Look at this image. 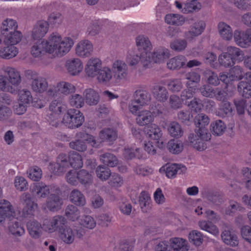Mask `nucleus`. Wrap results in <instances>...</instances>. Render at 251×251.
Here are the masks:
<instances>
[{"label": "nucleus", "mask_w": 251, "mask_h": 251, "mask_svg": "<svg viewBox=\"0 0 251 251\" xmlns=\"http://www.w3.org/2000/svg\"><path fill=\"white\" fill-rule=\"evenodd\" d=\"M151 201L149 194L145 191H142L140 195L139 201L143 212H147L151 209Z\"/></svg>", "instance_id": "nucleus-37"}, {"label": "nucleus", "mask_w": 251, "mask_h": 251, "mask_svg": "<svg viewBox=\"0 0 251 251\" xmlns=\"http://www.w3.org/2000/svg\"><path fill=\"white\" fill-rule=\"evenodd\" d=\"M167 86L169 90L172 93L178 92L183 88L181 80L179 78H173L169 80Z\"/></svg>", "instance_id": "nucleus-54"}, {"label": "nucleus", "mask_w": 251, "mask_h": 251, "mask_svg": "<svg viewBox=\"0 0 251 251\" xmlns=\"http://www.w3.org/2000/svg\"><path fill=\"white\" fill-rule=\"evenodd\" d=\"M75 88L72 84L62 81L56 86L50 87L47 91V95L51 97H61L74 93Z\"/></svg>", "instance_id": "nucleus-3"}, {"label": "nucleus", "mask_w": 251, "mask_h": 251, "mask_svg": "<svg viewBox=\"0 0 251 251\" xmlns=\"http://www.w3.org/2000/svg\"><path fill=\"white\" fill-rule=\"evenodd\" d=\"M101 61L98 58L92 57L87 61L85 72L86 75L91 77H94L98 74L101 67Z\"/></svg>", "instance_id": "nucleus-11"}, {"label": "nucleus", "mask_w": 251, "mask_h": 251, "mask_svg": "<svg viewBox=\"0 0 251 251\" xmlns=\"http://www.w3.org/2000/svg\"><path fill=\"white\" fill-rule=\"evenodd\" d=\"M100 160L105 165L113 167L118 164V159L116 156L111 153H105L100 155Z\"/></svg>", "instance_id": "nucleus-42"}, {"label": "nucleus", "mask_w": 251, "mask_h": 251, "mask_svg": "<svg viewBox=\"0 0 251 251\" xmlns=\"http://www.w3.org/2000/svg\"><path fill=\"white\" fill-rule=\"evenodd\" d=\"M201 8V4L197 0H192L191 2H187L184 5L182 12L184 13H189L196 12Z\"/></svg>", "instance_id": "nucleus-55"}, {"label": "nucleus", "mask_w": 251, "mask_h": 251, "mask_svg": "<svg viewBox=\"0 0 251 251\" xmlns=\"http://www.w3.org/2000/svg\"><path fill=\"white\" fill-rule=\"evenodd\" d=\"M226 53L231 56L234 61L241 62L244 60V53L239 48L234 46H228L226 48Z\"/></svg>", "instance_id": "nucleus-32"}, {"label": "nucleus", "mask_w": 251, "mask_h": 251, "mask_svg": "<svg viewBox=\"0 0 251 251\" xmlns=\"http://www.w3.org/2000/svg\"><path fill=\"white\" fill-rule=\"evenodd\" d=\"M18 27L17 22L11 19H6L2 22L1 26V34L16 30Z\"/></svg>", "instance_id": "nucleus-47"}, {"label": "nucleus", "mask_w": 251, "mask_h": 251, "mask_svg": "<svg viewBox=\"0 0 251 251\" xmlns=\"http://www.w3.org/2000/svg\"><path fill=\"white\" fill-rule=\"evenodd\" d=\"M186 59L182 55L177 56L170 59L167 63V67L171 70L178 69L186 63Z\"/></svg>", "instance_id": "nucleus-35"}, {"label": "nucleus", "mask_w": 251, "mask_h": 251, "mask_svg": "<svg viewBox=\"0 0 251 251\" xmlns=\"http://www.w3.org/2000/svg\"><path fill=\"white\" fill-rule=\"evenodd\" d=\"M55 231L61 230L66 226L67 220L63 216L56 215L53 217Z\"/></svg>", "instance_id": "nucleus-62"}, {"label": "nucleus", "mask_w": 251, "mask_h": 251, "mask_svg": "<svg viewBox=\"0 0 251 251\" xmlns=\"http://www.w3.org/2000/svg\"><path fill=\"white\" fill-rule=\"evenodd\" d=\"M68 72L72 75H78L82 70L83 64L78 58L68 60L65 64Z\"/></svg>", "instance_id": "nucleus-15"}, {"label": "nucleus", "mask_w": 251, "mask_h": 251, "mask_svg": "<svg viewBox=\"0 0 251 251\" xmlns=\"http://www.w3.org/2000/svg\"><path fill=\"white\" fill-rule=\"evenodd\" d=\"M187 171L186 167L181 164H167L160 169V172H165L166 176L168 178H172L178 174H185Z\"/></svg>", "instance_id": "nucleus-9"}, {"label": "nucleus", "mask_w": 251, "mask_h": 251, "mask_svg": "<svg viewBox=\"0 0 251 251\" xmlns=\"http://www.w3.org/2000/svg\"><path fill=\"white\" fill-rule=\"evenodd\" d=\"M152 113L149 110H142L139 112L136 118L137 123L141 126L148 125L153 121Z\"/></svg>", "instance_id": "nucleus-30"}, {"label": "nucleus", "mask_w": 251, "mask_h": 251, "mask_svg": "<svg viewBox=\"0 0 251 251\" xmlns=\"http://www.w3.org/2000/svg\"><path fill=\"white\" fill-rule=\"evenodd\" d=\"M57 98L56 99L51 101L49 106V109L58 116V115L62 112V110L64 108L65 105L63 103L62 98L61 97Z\"/></svg>", "instance_id": "nucleus-50"}, {"label": "nucleus", "mask_w": 251, "mask_h": 251, "mask_svg": "<svg viewBox=\"0 0 251 251\" xmlns=\"http://www.w3.org/2000/svg\"><path fill=\"white\" fill-rule=\"evenodd\" d=\"M84 121V116L79 110L71 108L64 115L62 122L68 127L75 128L80 126Z\"/></svg>", "instance_id": "nucleus-2"}, {"label": "nucleus", "mask_w": 251, "mask_h": 251, "mask_svg": "<svg viewBox=\"0 0 251 251\" xmlns=\"http://www.w3.org/2000/svg\"><path fill=\"white\" fill-rule=\"evenodd\" d=\"M4 72L8 75L9 83L14 86H18L20 84L21 82V75L16 69L8 67L5 68Z\"/></svg>", "instance_id": "nucleus-27"}, {"label": "nucleus", "mask_w": 251, "mask_h": 251, "mask_svg": "<svg viewBox=\"0 0 251 251\" xmlns=\"http://www.w3.org/2000/svg\"><path fill=\"white\" fill-rule=\"evenodd\" d=\"M226 129V126L224 122L218 120L212 122L210 124V130L215 135H222Z\"/></svg>", "instance_id": "nucleus-39"}, {"label": "nucleus", "mask_w": 251, "mask_h": 251, "mask_svg": "<svg viewBox=\"0 0 251 251\" xmlns=\"http://www.w3.org/2000/svg\"><path fill=\"white\" fill-rule=\"evenodd\" d=\"M83 96L86 103L90 106L97 105L100 100L98 93L91 88L85 89L83 92Z\"/></svg>", "instance_id": "nucleus-21"}, {"label": "nucleus", "mask_w": 251, "mask_h": 251, "mask_svg": "<svg viewBox=\"0 0 251 251\" xmlns=\"http://www.w3.org/2000/svg\"><path fill=\"white\" fill-rule=\"evenodd\" d=\"M16 213L11 203L5 200L0 201V223H2L6 218H13Z\"/></svg>", "instance_id": "nucleus-8"}, {"label": "nucleus", "mask_w": 251, "mask_h": 251, "mask_svg": "<svg viewBox=\"0 0 251 251\" xmlns=\"http://www.w3.org/2000/svg\"><path fill=\"white\" fill-rule=\"evenodd\" d=\"M205 198L216 205H220L224 201L223 195L217 192H208L206 194Z\"/></svg>", "instance_id": "nucleus-48"}, {"label": "nucleus", "mask_w": 251, "mask_h": 251, "mask_svg": "<svg viewBox=\"0 0 251 251\" xmlns=\"http://www.w3.org/2000/svg\"><path fill=\"white\" fill-rule=\"evenodd\" d=\"M2 35L4 37V42L6 44L12 45L19 43L23 37L22 33L16 30L3 34Z\"/></svg>", "instance_id": "nucleus-26"}, {"label": "nucleus", "mask_w": 251, "mask_h": 251, "mask_svg": "<svg viewBox=\"0 0 251 251\" xmlns=\"http://www.w3.org/2000/svg\"><path fill=\"white\" fill-rule=\"evenodd\" d=\"M151 92L154 98L158 101L164 102L168 100V90L160 83H155L151 88Z\"/></svg>", "instance_id": "nucleus-10"}, {"label": "nucleus", "mask_w": 251, "mask_h": 251, "mask_svg": "<svg viewBox=\"0 0 251 251\" xmlns=\"http://www.w3.org/2000/svg\"><path fill=\"white\" fill-rule=\"evenodd\" d=\"M151 55L154 62L161 63L169 58L170 53L168 49L160 48L155 50L152 53H151Z\"/></svg>", "instance_id": "nucleus-28"}, {"label": "nucleus", "mask_w": 251, "mask_h": 251, "mask_svg": "<svg viewBox=\"0 0 251 251\" xmlns=\"http://www.w3.org/2000/svg\"><path fill=\"white\" fill-rule=\"evenodd\" d=\"M167 148L170 152L178 154L183 150V144L180 140L171 139L168 142Z\"/></svg>", "instance_id": "nucleus-41"}, {"label": "nucleus", "mask_w": 251, "mask_h": 251, "mask_svg": "<svg viewBox=\"0 0 251 251\" xmlns=\"http://www.w3.org/2000/svg\"><path fill=\"white\" fill-rule=\"evenodd\" d=\"M189 239L190 242L196 246L201 245L203 241L201 233L197 230H193L189 233Z\"/></svg>", "instance_id": "nucleus-63"}, {"label": "nucleus", "mask_w": 251, "mask_h": 251, "mask_svg": "<svg viewBox=\"0 0 251 251\" xmlns=\"http://www.w3.org/2000/svg\"><path fill=\"white\" fill-rule=\"evenodd\" d=\"M10 233L15 236H21L25 233V229L18 222L12 223L9 226Z\"/></svg>", "instance_id": "nucleus-60"}, {"label": "nucleus", "mask_w": 251, "mask_h": 251, "mask_svg": "<svg viewBox=\"0 0 251 251\" xmlns=\"http://www.w3.org/2000/svg\"><path fill=\"white\" fill-rule=\"evenodd\" d=\"M18 53L17 48L12 45L10 44L6 47L1 49L0 50V56L5 59H10L15 57Z\"/></svg>", "instance_id": "nucleus-46"}, {"label": "nucleus", "mask_w": 251, "mask_h": 251, "mask_svg": "<svg viewBox=\"0 0 251 251\" xmlns=\"http://www.w3.org/2000/svg\"><path fill=\"white\" fill-rule=\"evenodd\" d=\"M97 75L98 81L104 84H107L112 77L111 70L106 67L100 69Z\"/></svg>", "instance_id": "nucleus-33"}, {"label": "nucleus", "mask_w": 251, "mask_h": 251, "mask_svg": "<svg viewBox=\"0 0 251 251\" xmlns=\"http://www.w3.org/2000/svg\"><path fill=\"white\" fill-rule=\"evenodd\" d=\"M145 132L149 137L153 140L159 139L162 134L160 128L155 124L147 126L145 128Z\"/></svg>", "instance_id": "nucleus-40"}, {"label": "nucleus", "mask_w": 251, "mask_h": 251, "mask_svg": "<svg viewBox=\"0 0 251 251\" xmlns=\"http://www.w3.org/2000/svg\"><path fill=\"white\" fill-rule=\"evenodd\" d=\"M100 142H106L110 144L115 141L117 137L116 131L112 128H105L102 129L99 134Z\"/></svg>", "instance_id": "nucleus-20"}, {"label": "nucleus", "mask_w": 251, "mask_h": 251, "mask_svg": "<svg viewBox=\"0 0 251 251\" xmlns=\"http://www.w3.org/2000/svg\"><path fill=\"white\" fill-rule=\"evenodd\" d=\"M199 226L202 230H205L214 235H216L219 233V230L216 226L209 221H200L199 222Z\"/></svg>", "instance_id": "nucleus-52"}, {"label": "nucleus", "mask_w": 251, "mask_h": 251, "mask_svg": "<svg viewBox=\"0 0 251 251\" xmlns=\"http://www.w3.org/2000/svg\"><path fill=\"white\" fill-rule=\"evenodd\" d=\"M69 165L75 169H79L83 166L81 156L78 153L73 151L68 156Z\"/></svg>", "instance_id": "nucleus-45"}, {"label": "nucleus", "mask_w": 251, "mask_h": 251, "mask_svg": "<svg viewBox=\"0 0 251 251\" xmlns=\"http://www.w3.org/2000/svg\"><path fill=\"white\" fill-rule=\"evenodd\" d=\"M65 215L68 219L75 221L79 216V211L75 206L69 205L66 208Z\"/></svg>", "instance_id": "nucleus-56"}, {"label": "nucleus", "mask_w": 251, "mask_h": 251, "mask_svg": "<svg viewBox=\"0 0 251 251\" xmlns=\"http://www.w3.org/2000/svg\"><path fill=\"white\" fill-rule=\"evenodd\" d=\"M49 47V37L46 41H39L35 43L31 48V53L34 57H39L44 52H48Z\"/></svg>", "instance_id": "nucleus-17"}, {"label": "nucleus", "mask_w": 251, "mask_h": 251, "mask_svg": "<svg viewBox=\"0 0 251 251\" xmlns=\"http://www.w3.org/2000/svg\"><path fill=\"white\" fill-rule=\"evenodd\" d=\"M218 61L220 65L225 68L231 67L235 63L231 56H229L226 52H223L219 55Z\"/></svg>", "instance_id": "nucleus-53"}, {"label": "nucleus", "mask_w": 251, "mask_h": 251, "mask_svg": "<svg viewBox=\"0 0 251 251\" xmlns=\"http://www.w3.org/2000/svg\"><path fill=\"white\" fill-rule=\"evenodd\" d=\"M20 201L24 205V216L29 217L32 216L38 205L32 201L31 194L28 192L23 193L20 197Z\"/></svg>", "instance_id": "nucleus-4"}, {"label": "nucleus", "mask_w": 251, "mask_h": 251, "mask_svg": "<svg viewBox=\"0 0 251 251\" xmlns=\"http://www.w3.org/2000/svg\"><path fill=\"white\" fill-rule=\"evenodd\" d=\"M136 46L139 50L144 51L150 50L151 48V44L149 38L144 35H139L136 38Z\"/></svg>", "instance_id": "nucleus-38"}, {"label": "nucleus", "mask_w": 251, "mask_h": 251, "mask_svg": "<svg viewBox=\"0 0 251 251\" xmlns=\"http://www.w3.org/2000/svg\"><path fill=\"white\" fill-rule=\"evenodd\" d=\"M194 122L196 127L206 126L209 123V119L206 115L201 113L195 117Z\"/></svg>", "instance_id": "nucleus-64"}, {"label": "nucleus", "mask_w": 251, "mask_h": 251, "mask_svg": "<svg viewBox=\"0 0 251 251\" xmlns=\"http://www.w3.org/2000/svg\"><path fill=\"white\" fill-rule=\"evenodd\" d=\"M69 166L67 155L61 153L57 156L55 163L50 164V169L54 174L60 175L67 170Z\"/></svg>", "instance_id": "nucleus-5"}, {"label": "nucleus", "mask_w": 251, "mask_h": 251, "mask_svg": "<svg viewBox=\"0 0 251 251\" xmlns=\"http://www.w3.org/2000/svg\"><path fill=\"white\" fill-rule=\"evenodd\" d=\"M165 21L168 24L179 26L184 23V19L179 14H168L166 15Z\"/></svg>", "instance_id": "nucleus-44"}, {"label": "nucleus", "mask_w": 251, "mask_h": 251, "mask_svg": "<svg viewBox=\"0 0 251 251\" xmlns=\"http://www.w3.org/2000/svg\"><path fill=\"white\" fill-rule=\"evenodd\" d=\"M14 186L16 189L20 191H25L28 189V183L26 180L21 176L15 177Z\"/></svg>", "instance_id": "nucleus-58"}, {"label": "nucleus", "mask_w": 251, "mask_h": 251, "mask_svg": "<svg viewBox=\"0 0 251 251\" xmlns=\"http://www.w3.org/2000/svg\"><path fill=\"white\" fill-rule=\"evenodd\" d=\"M188 141L191 146L198 151H203L206 148L205 143L202 141L197 134H190L188 138Z\"/></svg>", "instance_id": "nucleus-29"}, {"label": "nucleus", "mask_w": 251, "mask_h": 251, "mask_svg": "<svg viewBox=\"0 0 251 251\" xmlns=\"http://www.w3.org/2000/svg\"><path fill=\"white\" fill-rule=\"evenodd\" d=\"M205 27V24L203 21H199L193 24L190 29L185 32V37L188 40H191L194 38L201 35Z\"/></svg>", "instance_id": "nucleus-12"}, {"label": "nucleus", "mask_w": 251, "mask_h": 251, "mask_svg": "<svg viewBox=\"0 0 251 251\" xmlns=\"http://www.w3.org/2000/svg\"><path fill=\"white\" fill-rule=\"evenodd\" d=\"M168 131L172 137L177 138L181 137L183 134L181 126L176 122H171L169 125Z\"/></svg>", "instance_id": "nucleus-43"}, {"label": "nucleus", "mask_w": 251, "mask_h": 251, "mask_svg": "<svg viewBox=\"0 0 251 251\" xmlns=\"http://www.w3.org/2000/svg\"><path fill=\"white\" fill-rule=\"evenodd\" d=\"M223 241L226 245L231 247H236L238 245L237 235L229 230L225 229L221 233Z\"/></svg>", "instance_id": "nucleus-25"}, {"label": "nucleus", "mask_w": 251, "mask_h": 251, "mask_svg": "<svg viewBox=\"0 0 251 251\" xmlns=\"http://www.w3.org/2000/svg\"><path fill=\"white\" fill-rule=\"evenodd\" d=\"M238 91L243 97L251 98V85L244 81H240L237 86Z\"/></svg>", "instance_id": "nucleus-49"}, {"label": "nucleus", "mask_w": 251, "mask_h": 251, "mask_svg": "<svg viewBox=\"0 0 251 251\" xmlns=\"http://www.w3.org/2000/svg\"><path fill=\"white\" fill-rule=\"evenodd\" d=\"M95 172L97 176L102 181L107 180L111 176L110 169L103 165L98 166Z\"/></svg>", "instance_id": "nucleus-51"}, {"label": "nucleus", "mask_w": 251, "mask_h": 251, "mask_svg": "<svg viewBox=\"0 0 251 251\" xmlns=\"http://www.w3.org/2000/svg\"><path fill=\"white\" fill-rule=\"evenodd\" d=\"M73 45L74 41L71 38L62 39L59 34L52 33L49 36L48 52L62 56L70 51Z\"/></svg>", "instance_id": "nucleus-1"}, {"label": "nucleus", "mask_w": 251, "mask_h": 251, "mask_svg": "<svg viewBox=\"0 0 251 251\" xmlns=\"http://www.w3.org/2000/svg\"><path fill=\"white\" fill-rule=\"evenodd\" d=\"M134 98L140 105H148L151 100V97L149 92L146 89H138L134 92Z\"/></svg>", "instance_id": "nucleus-19"}, {"label": "nucleus", "mask_w": 251, "mask_h": 251, "mask_svg": "<svg viewBox=\"0 0 251 251\" xmlns=\"http://www.w3.org/2000/svg\"><path fill=\"white\" fill-rule=\"evenodd\" d=\"M114 78L119 82L126 79L128 74V67L126 63L122 60H117L112 66Z\"/></svg>", "instance_id": "nucleus-7"}, {"label": "nucleus", "mask_w": 251, "mask_h": 251, "mask_svg": "<svg viewBox=\"0 0 251 251\" xmlns=\"http://www.w3.org/2000/svg\"><path fill=\"white\" fill-rule=\"evenodd\" d=\"M232 80H241L244 77L245 73L239 66H235L229 71Z\"/></svg>", "instance_id": "nucleus-61"}, {"label": "nucleus", "mask_w": 251, "mask_h": 251, "mask_svg": "<svg viewBox=\"0 0 251 251\" xmlns=\"http://www.w3.org/2000/svg\"><path fill=\"white\" fill-rule=\"evenodd\" d=\"M49 24L45 21H40L34 25L32 30V37L34 39H38L44 37L47 33Z\"/></svg>", "instance_id": "nucleus-16"}, {"label": "nucleus", "mask_w": 251, "mask_h": 251, "mask_svg": "<svg viewBox=\"0 0 251 251\" xmlns=\"http://www.w3.org/2000/svg\"><path fill=\"white\" fill-rule=\"evenodd\" d=\"M70 201L77 206H83L86 203L83 194L77 189L73 190L70 193Z\"/></svg>", "instance_id": "nucleus-36"}, {"label": "nucleus", "mask_w": 251, "mask_h": 251, "mask_svg": "<svg viewBox=\"0 0 251 251\" xmlns=\"http://www.w3.org/2000/svg\"><path fill=\"white\" fill-rule=\"evenodd\" d=\"M31 85L33 91L41 93L47 90L48 83L44 78L38 77L35 79L32 80Z\"/></svg>", "instance_id": "nucleus-31"}, {"label": "nucleus", "mask_w": 251, "mask_h": 251, "mask_svg": "<svg viewBox=\"0 0 251 251\" xmlns=\"http://www.w3.org/2000/svg\"><path fill=\"white\" fill-rule=\"evenodd\" d=\"M83 233L82 230L73 229L67 225L59 232L60 239L67 244L73 243L75 237L81 238L83 236Z\"/></svg>", "instance_id": "nucleus-6"}, {"label": "nucleus", "mask_w": 251, "mask_h": 251, "mask_svg": "<svg viewBox=\"0 0 251 251\" xmlns=\"http://www.w3.org/2000/svg\"><path fill=\"white\" fill-rule=\"evenodd\" d=\"M93 51V46L91 42L88 40H84L80 42L77 45L75 49L76 54L82 57L89 56Z\"/></svg>", "instance_id": "nucleus-13"}, {"label": "nucleus", "mask_w": 251, "mask_h": 251, "mask_svg": "<svg viewBox=\"0 0 251 251\" xmlns=\"http://www.w3.org/2000/svg\"><path fill=\"white\" fill-rule=\"evenodd\" d=\"M62 203V200L58 196L51 194L47 201V205L50 210L54 211L60 208Z\"/></svg>", "instance_id": "nucleus-34"}, {"label": "nucleus", "mask_w": 251, "mask_h": 251, "mask_svg": "<svg viewBox=\"0 0 251 251\" xmlns=\"http://www.w3.org/2000/svg\"><path fill=\"white\" fill-rule=\"evenodd\" d=\"M31 193L34 194L37 198L45 199L50 193V187L45 183L41 182L35 184L32 188H30Z\"/></svg>", "instance_id": "nucleus-14"}, {"label": "nucleus", "mask_w": 251, "mask_h": 251, "mask_svg": "<svg viewBox=\"0 0 251 251\" xmlns=\"http://www.w3.org/2000/svg\"><path fill=\"white\" fill-rule=\"evenodd\" d=\"M26 226L29 234L32 238L38 239L41 236L43 226L37 221H29Z\"/></svg>", "instance_id": "nucleus-23"}, {"label": "nucleus", "mask_w": 251, "mask_h": 251, "mask_svg": "<svg viewBox=\"0 0 251 251\" xmlns=\"http://www.w3.org/2000/svg\"><path fill=\"white\" fill-rule=\"evenodd\" d=\"M170 246L174 251H188L189 247L187 241L180 238H174L170 240Z\"/></svg>", "instance_id": "nucleus-22"}, {"label": "nucleus", "mask_w": 251, "mask_h": 251, "mask_svg": "<svg viewBox=\"0 0 251 251\" xmlns=\"http://www.w3.org/2000/svg\"><path fill=\"white\" fill-rule=\"evenodd\" d=\"M28 177L33 181H39L42 175L41 169L38 166L30 167L27 171Z\"/></svg>", "instance_id": "nucleus-57"}, {"label": "nucleus", "mask_w": 251, "mask_h": 251, "mask_svg": "<svg viewBox=\"0 0 251 251\" xmlns=\"http://www.w3.org/2000/svg\"><path fill=\"white\" fill-rule=\"evenodd\" d=\"M249 31L241 32L236 30L233 34L234 41L242 48H246L250 45Z\"/></svg>", "instance_id": "nucleus-18"}, {"label": "nucleus", "mask_w": 251, "mask_h": 251, "mask_svg": "<svg viewBox=\"0 0 251 251\" xmlns=\"http://www.w3.org/2000/svg\"><path fill=\"white\" fill-rule=\"evenodd\" d=\"M78 181L83 185L91 183L92 181V176L85 170H81L78 172Z\"/></svg>", "instance_id": "nucleus-59"}, {"label": "nucleus", "mask_w": 251, "mask_h": 251, "mask_svg": "<svg viewBox=\"0 0 251 251\" xmlns=\"http://www.w3.org/2000/svg\"><path fill=\"white\" fill-rule=\"evenodd\" d=\"M218 30L221 37L225 40H231L233 37V31L230 26L225 22H220Z\"/></svg>", "instance_id": "nucleus-24"}]
</instances>
